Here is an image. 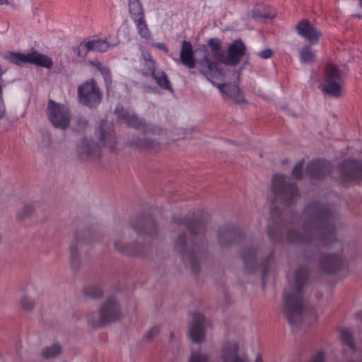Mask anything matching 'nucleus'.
Instances as JSON below:
<instances>
[{
    "label": "nucleus",
    "mask_w": 362,
    "mask_h": 362,
    "mask_svg": "<svg viewBox=\"0 0 362 362\" xmlns=\"http://www.w3.org/2000/svg\"><path fill=\"white\" fill-rule=\"evenodd\" d=\"M74 52L78 57H86L87 54L90 52L88 42H82L80 45L74 48Z\"/></svg>",
    "instance_id": "ea45409f"
},
{
    "label": "nucleus",
    "mask_w": 362,
    "mask_h": 362,
    "mask_svg": "<svg viewBox=\"0 0 362 362\" xmlns=\"http://www.w3.org/2000/svg\"><path fill=\"white\" fill-rule=\"evenodd\" d=\"M12 0H0V5H8L13 6Z\"/></svg>",
    "instance_id": "864d4df0"
},
{
    "label": "nucleus",
    "mask_w": 362,
    "mask_h": 362,
    "mask_svg": "<svg viewBox=\"0 0 362 362\" xmlns=\"http://www.w3.org/2000/svg\"><path fill=\"white\" fill-rule=\"evenodd\" d=\"M270 257L272 258V255H271L270 257H267V261H269Z\"/></svg>",
    "instance_id": "13d9d810"
},
{
    "label": "nucleus",
    "mask_w": 362,
    "mask_h": 362,
    "mask_svg": "<svg viewBox=\"0 0 362 362\" xmlns=\"http://www.w3.org/2000/svg\"><path fill=\"white\" fill-rule=\"evenodd\" d=\"M157 63L153 58L151 53L142 49L140 57V66L139 72L144 76H148L154 74L156 69Z\"/></svg>",
    "instance_id": "6ab92c4d"
},
{
    "label": "nucleus",
    "mask_w": 362,
    "mask_h": 362,
    "mask_svg": "<svg viewBox=\"0 0 362 362\" xmlns=\"http://www.w3.org/2000/svg\"><path fill=\"white\" fill-rule=\"evenodd\" d=\"M46 113L49 122L55 128L65 130L69 127L71 112L66 105L49 99Z\"/></svg>",
    "instance_id": "423d86ee"
},
{
    "label": "nucleus",
    "mask_w": 362,
    "mask_h": 362,
    "mask_svg": "<svg viewBox=\"0 0 362 362\" xmlns=\"http://www.w3.org/2000/svg\"><path fill=\"white\" fill-rule=\"evenodd\" d=\"M127 119H125V122L130 127H132L135 129H139L141 127H144V132H147L150 131L149 129L146 127V121L143 118H139L135 113L132 112L127 116Z\"/></svg>",
    "instance_id": "c756f323"
},
{
    "label": "nucleus",
    "mask_w": 362,
    "mask_h": 362,
    "mask_svg": "<svg viewBox=\"0 0 362 362\" xmlns=\"http://www.w3.org/2000/svg\"><path fill=\"white\" fill-rule=\"evenodd\" d=\"M138 32L141 37L148 39L151 37V32L148 30L144 16L134 19Z\"/></svg>",
    "instance_id": "2f4dec72"
},
{
    "label": "nucleus",
    "mask_w": 362,
    "mask_h": 362,
    "mask_svg": "<svg viewBox=\"0 0 362 362\" xmlns=\"http://www.w3.org/2000/svg\"><path fill=\"white\" fill-rule=\"evenodd\" d=\"M300 60L303 63L313 62L315 55L309 45L304 46L300 52Z\"/></svg>",
    "instance_id": "f704fd0d"
},
{
    "label": "nucleus",
    "mask_w": 362,
    "mask_h": 362,
    "mask_svg": "<svg viewBox=\"0 0 362 362\" xmlns=\"http://www.w3.org/2000/svg\"><path fill=\"white\" fill-rule=\"evenodd\" d=\"M272 190L285 204H293L299 196L296 185L287 183L285 177L279 175L274 176Z\"/></svg>",
    "instance_id": "6e6552de"
},
{
    "label": "nucleus",
    "mask_w": 362,
    "mask_h": 362,
    "mask_svg": "<svg viewBox=\"0 0 362 362\" xmlns=\"http://www.w3.org/2000/svg\"><path fill=\"white\" fill-rule=\"evenodd\" d=\"M78 153L81 159L100 156L98 145L87 138L83 139L78 146Z\"/></svg>",
    "instance_id": "aec40b11"
},
{
    "label": "nucleus",
    "mask_w": 362,
    "mask_h": 362,
    "mask_svg": "<svg viewBox=\"0 0 362 362\" xmlns=\"http://www.w3.org/2000/svg\"><path fill=\"white\" fill-rule=\"evenodd\" d=\"M122 317L120 305L114 297L107 298L99 310L98 319L89 316L88 322L93 327H100L105 324L119 320Z\"/></svg>",
    "instance_id": "39448f33"
},
{
    "label": "nucleus",
    "mask_w": 362,
    "mask_h": 362,
    "mask_svg": "<svg viewBox=\"0 0 362 362\" xmlns=\"http://www.w3.org/2000/svg\"><path fill=\"white\" fill-rule=\"evenodd\" d=\"M124 233H129L128 229H127V230H126V231L124 232Z\"/></svg>",
    "instance_id": "bf43d9fd"
},
{
    "label": "nucleus",
    "mask_w": 362,
    "mask_h": 362,
    "mask_svg": "<svg viewBox=\"0 0 362 362\" xmlns=\"http://www.w3.org/2000/svg\"><path fill=\"white\" fill-rule=\"evenodd\" d=\"M34 211V207L30 204L23 205L17 212L16 217L18 221L28 218Z\"/></svg>",
    "instance_id": "c9c22d12"
},
{
    "label": "nucleus",
    "mask_w": 362,
    "mask_h": 362,
    "mask_svg": "<svg viewBox=\"0 0 362 362\" xmlns=\"http://www.w3.org/2000/svg\"><path fill=\"white\" fill-rule=\"evenodd\" d=\"M180 59L182 64L188 69H192L195 67L196 63L190 42L186 40L182 41Z\"/></svg>",
    "instance_id": "412c9836"
},
{
    "label": "nucleus",
    "mask_w": 362,
    "mask_h": 362,
    "mask_svg": "<svg viewBox=\"0 0 362 362\" xmlns=\"http://www.w3.org/2000/svg\"><path fill=\"white\" fill-rule=\"evenodd\" d=\"M308 279L305 269H298L295 274L293 283H290L284 289L282 313L288 323L293 326L301 319L305 300L303 288Z\"/></svg>",
    "instance_id": "f03ea898"
},
{
    "label": "nucleus",
    "mask_w": 362,
    "mask_h": 362,
    "mask_svg": "<svg viewBox=\"0 0 362 362\" xmlns=\"http://www.w3.org/2000/svg\"><path fill=\"white\" fill-rule=\"evenodd\" d=\"M77 98L80 103L89 107H95L100 103L102 93L95 79L87 80L78 86Z\"/></svg>",
    "instance_id": "0eeeda50"
},
{
    "label": "nucleus",
    "mask_w": 362,
    "mask_h": 362,
    "mask_svg": "<svg viewBox=\"0 0 362 362\" xmlns=\"http://www.w3.org/2000/svg\"><path fill=\"white\" fill-rule=\"evenodd\" d=\"M7 59L14 64L22 66L24 64H33L37 66L50 69L53 62L51 58L37 52L22 54L11 52L7 56Z\"/></svg>",
    "instance_id": "1a4fd4ad"
},
{
    "label": "nucleus",
    "mask_w": 362,
    "mask_h": 362,
    "mask_svg": "<svg viewBox=\"0 0 362 362\" xmlns=\"http://www.w3.org/2000/svg\"><path fill=\"white\" fill-rule=\"evenodd\" d=\"M343 78L341 71L334 65L328 64L325 69V83L322 90L326 94L338 98L341 95Z\"/></svg>",
    "instance_id": "9d476101"
},
{
    "label": "nucleus",
    "mask_w": 362,
    "mask_h": 362,
    "mask_svg": "<svg viewBox=\"0 0 362 362\" xmlns=\"http://www.w3.org/2000/svg\"><path fill=\"white\" fill-rule=\"evenodd\" d=\"M320 264L326 273L332 274L341 268L342 259L338 255H327L322 258Z\"/></svg>",
    "instance_id": "4be33fe9"
},
{
    "label": "nucleus",
    "mask_w": 362,
    "mask_h": 362,
    "mask_svg": "<svg viewBox=\"0 0 362 362\" xmlns=\"http://www.w3.org/2000/svg\"><path fill=\"white\" fill-rule=\"evenodd\" d=\"M298 34L312 45L318 42L321 32L313 26L307 19L301 20L296 25Z\"/></svg>",
    "instance_id": "2eb2a0df"
},
{
    "label": "nucleus",
    "mask_w": 362,
    "mask_h": 362,
    "mask_svg": "<svg viewBox=\"0 0 362 362\" xmlns=\"http://www.w3.org/2000/svg\"><path fill=\"white\" fill-rule=\"evenodd\" d=\"M212 84L218 88L223 100H231L235 104L245 101L244 95L238 85L230 83H216L214 81Z\"/></svg>",
    "instance_id": "f8f14e48"
},
{
    "label": "nucleus",
    "mask_w": 362,
    "mask_h": 362,
    "mask_svg": "<svg viewBox=\"0 0 362 362\" xmlns=\"http://www.w3.org/2000/svg\"><path fill=\"white\" fill-rule=\"evenodd\" d=\"M21 308L26 312L31 311L35 307V302L28 296H23L21 300Z\"/></svg>",
    "instance_id": "79ce46f5"
},
{
    "label": "nucleus",
    "mask_w": 362,
    "mask_h": 362,
    "mask_svg": "<svg viewBox=\"0 0 362 362\" xmlns=\"http://www.w3.org/2000/svg\"><path fill=\"white\" fill-rule=\"evenodd\" d=\"M277 211L272 210V217L276 223L275 228H268L267 234L271 241L281 243L284 240L283 230L287 231L286 240L292 244L314 243L329 246L337 243L335 236V228L332 223V212L328 207L320 203H312L304 209L303 215L305 218L300 230H296L289 225L278 223L274 216Z\"/></svg>",
    "instance_id": "f257e3e1"
},
{
    "label": "nucleus",
    "mask_w": 362,
    "mask_h": 362,
    "mask_svg": "<svg viewBox=\"0 0 362 362\" xmlns=\"http://www.w3.org/2000/svg\"><path fill=\"white\" fill-rule=\"evenodd\" d=\"M84 295L91 299H98L103 296L102 288L98 286L90 285L83 288Z\"/></svg>",
    "instance_id": "473e14b6"
},
{
    "label": "nucleus",
    "mask_w": 362,
    "mask_h": 362,
    "mask_svg": "<svg viewBox=\"0 0 362 362\" xmlns=\"http://www.w3.org/2000/svg\"><path fill=\"white\" fill-rule=\"evenodd\" d=\"M99 139L103 145L109 147L111 150L113 149L116 145L115 134L112 132L106 133L102 125L100 127Z\"/></svg>",
    "instance_id": "c85d7f7f"
},
{
    "label": "nucleus",
    "mask_w": 362,
    "mask_h": 362,
    "mask_svg": "<svg viewBox=\"0 0 362 362\" xmlns=\"http://www.w3.org/2000/svg\"><path fill=\"white\" fill-rule=\"evenodd\" d=\"M255 362H262V359L260 356L256 358Z\"/></svg>",
    "instance_id": "5fc2aeb1"
},
{
    "label": "nucleus",
    "mask_w": 362,
    "mask_h": 362,
    "mask_svg": "<svg viewBox=\"0 0 362 362\" xmlns=\"http://www.w3.org/2000/svg\"><path fill=\"white\" fill-rule=\"evenodd\" d=\"M204 322L205 318L201 314H194L192 322L189 326V335L193 341L200 343L204 340Z\"/></svg>",
    "instance_id": "f3484780"
},
{
    "label": "nucleus",
    "mask_w": 362,
    "mask_h": 362,
    "mask_svg": "<svg viewBox=\"0 0 362 362\" xmlns=\"http://www.w3.org/2000/svg\"><path fill=\"white\" fill-rule=\"evenodd\" d=\"M126 239L125 235L122 237L118 238L117 240L114 242V246L115 249L124 255H139V252L136 250V245H132V244H127L124 243V240Z\"/></svg>",
    "instance_id": "b1692460"
},
{
    "label": "nucleus",
    "mask_w": 362,
    "mask_h": 362,
    "mask_svg": "<svg viewBox=\"0 0 362 362\" xmlns=\"http://www.w3.org/2000/svg\"><path fill=\"white\" fill-rule=\"evenodd\" d=\"M141 223L144 225L142 228H140V227L132 221H131V226L134 229L135 232L137 233H141L143 232H146L150 235H153L156 230L155 223L153 219L148 218H141Z\"/></svg>",
    "instance_id": "bb28decb"
},
{
    "label": "nucleus",
    "mask_w": 362,
    "mask_h": 362,
    "mask_svg": "<svg viewBox=\"0 0 362 362\" xmlns=\"http://www.w3.org/2000/svg\"><path fill=\"white\" fill-rule=\"evenodd\" d=\"M330 172V164L327 160H314L306 167L305 173L313 178H321Z\"/></svg>",
    "instance_id": "a211bd4d"
},
{
    "label": "nucleus",
    "mask_w": 362,
    "mask_h": 362,
    "mask_svg": "<svg viewBox=\"0 0 362 362\" xmlns=\"http://www.w3.org/2000/svg\"><path fill=\"white\" fill-rule=\"evenodd\" d=\"M355 16L358 17V18H362V16L361 15H356Z\"/></svg>",
    "instance_id": "6e6d98bb"
},
{
    "label": "nucleus",
    "mask_w": 362,
    "mask_h": 362,
    "mask_svg": "<svg viewBox=\"0 0 362 362\" xmlns=\"http://www.w3.org/2000/svg\"><path fill=\"white\" fill-rule=\"evenodd\" d=\"M132 112H129L128 110H126L121 105H118L115 110V114L116 115L117 117L124 121H125L127 119V116H129V115Z\"/></svg>",
    "instance_id": "37998d69"
},
{
    "label": "nucleus",
    "mask_w": 362,
    "mask_h": 362,
    "mask_svg": "<svg viewBox=\"0 0 362 362\" xmlns=\"http://www.w3.org/2000/svg\"><path fill=\"white\" fill-rule=\"evenodd\" d=\"M89 232L87 230L77 231L74 235V242L70 246L71 252V264L74 269H78L80 265L79 255L78 252V246L87 243V236Z\"/></svg>",
    "instance_id": "dca6fc26"
},
{
    "label": "nucleus",
    "mask_w": 362,
    "mask_h": 362,
    "mask_svg": "<svg viewBox=\"0 0 362 362\" xmlns=\"http://www.w3.org/2000/svg\"><path fill=\"white\" fill-rule=\"evenodd\" d=\"M242 258L244 261L245 269L250 272L254 271L255 266V252L252 248H245L242 252Z\"/></svg>",
    "instance_id": "cd10ccee"
},
{
    "label": "nucleus",
    "mask_w": 362,
    "mask_h": 362,
    "mask_svg": "<svg viewBox=\"0 0 362 362\" xmlns=\"http://www.w3.org/2000/svg\"><path fill=\"white\" fill-rule=\"evenodd\" d=\"M160 332V328L158 327H151L145 334V339L147 341H150L153 339Z\"/></svg>",
    "instance_id": "49530a36"
},
{
    "label": "nucleus",
    "mask_w": 362,
    "mask_h": 362,
    "mask_svg": "<svg viewBox=\"0 0 362 362\" xmlns=\"http://www.w3.org/2000/svg\"><path fill=\"white\" fill-rule=\"evenodd\" d=\"M189 362H210L209 356L200 351H192Z\"/></svg>",
    "instance_id": "a19ab883"
},
{
    "label": "nucleus",
    "mask_w": 362,
    "mask_h": 362,
    "mask_svg": "<svg viewBox=\"0 0 362 362\" xmlns=\"http://www.w3.org/2000/svg\"><path fill=\"white\" fill-rule=\"evenodd\" d=\"M151 76L155 80L156 84L163 90L173 93L174 90L170 84L167 74L163 71H155Z\"/></svg>",
    "instance_id": "a878e982"
},
{
    "label": "nucleus",
    "mask_w": 362,
    "mask_h": 362,
    "mask_svg": "<svg viewBox=\"0 0 362 362\" xmlns=\"http://www.w3.org/2000/svg\"><path fill=\"white\" fill-rule=\"evenodd\" d=\"M100 72L103 76L107 88H109V86H110L112 83L110 70L105 66Z\"/></svg>",
    "instance_id": "a18cd8bd"
},
{
    "label": "nucleus",
    "mask_w": 362,
    "mask_h": 362,
    "mask_svg": "<svg viewBox=\"0 0 362 362\" xmlns=\"http://www.w3.org/2000/svg\"><path fill=\"white\" fill-rule=\"evenodd\" d=\"M325 356L323 353H318L310 362H324Z\"/></svg>",
    "instance_id": "8fccbe9b"
},
{
    "label": "nucleus",
    "mask_w": 362,
    "mask_h": 362,
    "mask_svg": "<svg viewBox=\"0 0 362 362\" xmlns=\"http://www.w3.org/2000/svg\"><path fill=\"white\" fill-rule=\"evenodd\" d=\"M272 54L273 51L271 49H266L258 53V56L263 59H267L271 58Z\"/></svg>",
    "instance_id": "de8ad7c7"
},
{
    "label": "nucleus",
    "mask_w": 362,
    "mask_h": 362,
    "mask_svg": "<svg viewBox=\"0 0 362 362\" xmlns=\"http://www.w3.org/2000/svg\"><path fill=\"white\" fill-rule=\"evenodd\" d=\"M129 10L132 20L144 16L142 5L139 0H128Z\"/></svg>",
    "instance_id": "7c9ffc66"
},
{
    "label": "nucleus",
    "mask_w": 362,
    "mask_h": 362,
    "mask_svg": "<svg viewBox=\"0 0 362 362\" xmlns=\"http://www.w3.org/2000/svg\"><path fill=\"white\" fill-rule=\"evenodd\" d=\"M266 270L264 271V276L266 275Z\"/></svg>",
    "instance_id": "052dcab7"
},
{
    "label": "nucleus",
    "mask_w": 362,
    "mask_h": 362,
    "mask_svg": "<svg viewBox=\"0 0 362 362\" xmlns=\"http://www.w3.org/2000/svg\"><path fill=\"white\" fill-rule=\"evenodd\" d=\"M304 161H299L293 168L292 175L296 179H300L303 174V168Z\"/></svg>",
    "instance_id": "c03bdc74"
},
{
    "label": "nucleus",
    "mask_w": 362,
    "mask_h": 362,
    "mask_svg": "<svg viewBox=\"0 0 362 362\" xmlns=\"http://www.w3.org/2000/svg\"><path fill=\"white\" fill-rule=\"evenodd\" d=\"M361 315V313H358V314H357V318H360Z\"/></svg>",
    "instance_id": "4d7b16f0"
},
{
    "label": "nucleus",
    "mask_w": 362,
    "mask_h": 362,
    "mask_svg": "<svg viewBox=\"0 0 362 362\" xmlns=\"http://www.w3.org/2000/svg\"><path fill=\"white\" fill-rule=\"evenodd\" d=\"M341 341L346 344L351 350H355V345L353 341L352 334L347 329H341L340 332Z\"/></svg>",
    "instance_id": "58836bf2"
},
{
    "label": "nucleus",
    "mask_w": 362,
    "mask_h": 362,
    "mask_svg": "<svg viewBox=\"0 0 362 362\" xmlns=\"http://www.w3.org/2000/svg\"><path fill=\"white\" fill-rule=\"evenodd\" d=\"M91 64H92L93 66H95V68H96L99 71H101V70L105 67V66H103L102 65V64H101L100 62H98V61L93 62L91 63Z\"/></svg>",
    "instance_id": "603ef678"
},
{
    "label": "nucleus",
    "mask_w": 362,
    "mask_h": 362,
    "mask_svg": "<svg viewBox=\"0 0 362 362\" xmlns=\"http://www.w3.org/2000/svg\"><path fill=\"white\" fill-rule=\"evenodd\" d=\"M237 232L230 227L222 228L218 232V241L221 247H227L235 239Z\"/></svg>",
    "instance_id": "5701e85b"
},
{
    "label": "nucleus",
    "mask_w": 362,
    "mask_h": 362,
    "mask_svg": "<svg viewBox=\"0 0 362 362\" xmlns=\"http://www.w3.org/2000/svg\"><path fill=\"white\" fill-rule=\"evenodd\" d=\"M360 1H361V6H362V0H360Z\"/></svg>",
    "instance_id": "680f3d73"
},
{
    "label": "nucleus",
    "mask_w": 362,
    "mask_h": 362,
    "mask_svg": "<svg viewBox=\"0 0 362 362\" xmlns=\"http://www.w3.org/2000/svg\"><path fill=\"white\" fill-rule=\"evenodd\" d=\"M175 222L178 225L179 229H187L190 233V241H187L185 233H180L175 242V249L182 253L191 265L194 272H198V267L194 262V255L199 249L200 245L195 242L197 240L201 241L199 235L205 231V224L201 220L189 221L181 218H174Z\"/></svg>",
    "instance_id": "7ed1b4c3"
},
{
    "label": "nucleus",
    "mask_w": 362,
    "mask_h": 362,
    "mask_svg": "<svg viewBox=\"0 0 362 362\" xmlns=\"http://www.w3.org/2000/svg\"><path fill=\"white\" fill-rule=\"evenodd\" d=\"M344 180H362V163L354 160H346L339 167Z\"/></svg>",
    "instance_id": "ddd939ff"
},
{
    "label": "nucleus",
    "mask_w": 362,
    "mask_h": 362,
    "mask_svg": "<svg viewBox=\"0 0 362 362\" xmlns=\"http://www.w3.org/2000/svg\"><path fill=\"white\" fill-rule=\"evenodd\" d=\"M129 145L146 149L148 151H157L159 148V144L150 139H141L139 138H132L128 141Z\"/></svg>",
    "instance_id": "393cba45"
},
{
    "label": "nucleus",
    "mask_w": 362,
    "mask_h": 362,
    "mask_svg": "<svg viewBox=\"0 0 362 362\" xmlns=\"http://www.w3.org/2000/svg\"><path fill=\"white\" fill-rule=\"evenodd\" d=\"M153 46H155L156 47H157L158 49H159L160 50H163L165 52H168V49H167L164 43H163V42L154 44Z\"/></svg>",
    "instance_id": "3c124183"
},
{
    "label": "nucleus",
    "mask_w": 362,
    "mask_h": 362,
    "mask_svg": "<svg viewBox=\"0 0 362 362\" xmlns=\"http://www.w3.org/2000/svg\"><path fill=\"white\" fill-rule=\"evenodd\" d=\"M208 46L211 53L206 49H204V56L197 62V65L200 73L211 83H214V80L219 79L223 76V71L218 67V62L219 56L223 55L224 52L221 51V41L218 38H210L208 40Z\"/></svg>",
    "instance_id": "20e7f679"
},
{
    "label": "nucleus",
    "mask_w": 362,
    "mask_h": 362,
    "mask_svg": "<svg viewBox=\"0 0 362 362\" xmlns=\"http://www.w3.org/2000/svg\"><path fill=\"white\" fill-rule=\"evenodd\" d=\"M2 86L0 84V119L5 115V105L2 97Z\"/></svg>",
    "instance_id": "09e8293b"
},
{
    "label": "nucleus",
    "mask_w": 362,
    "mask_h": 362,
    "mask_svg": "<svg viewBox=\"0 0 362 362\" xmlns=\"http://www.w3.org/2000/svg\"><path fill=\"white\" fill-rule=\"evenodd\" d=\"M221 362H249L247 358L239 354V345L235 341L226 342L221 349Z\"/></svg>",
    "instance_id": "4468645a"
},
{
    "label": "nucleus",
    "mask_w": 362,
    "mask_h": 362,
    "mask_svg": "<svg viewBox=\"0 0 362 362\" xmlns=\"http://www.w3.org/2000/svg\"><path fill=\"white\" fill-rule=\"evenodd\" d=\"M88 42L90 51L104 52L110 47V45L106 40H96Z\"/></svg>",
    "instance_id": "72a5a7b5"
},
{
    "label": "nucleus",
    "mask_w": 362,
    "mask_h": 362,
    "mask_svg": "<svg viewBox=\"0 0 362 362\" xmlns=\"http://www.w3.org/2000/svg\"><path fill=\"white\" fill-rule=\"evenodd\" d=\"M247 47L241 40L233 41L228 47L227 56L220 55V62L227 66L238 65L245 54Z\"/></svg>",
    "instance_id": "9b49d317"
},
{
    "label": "nucleus",
    "mask_w": 362,
    "mask_h": 362,
    "mask_svg": "<svg viewBox=\"0 0 362 362\" xmlns=\"http://www.w3.org/2000/svg\"><path fill=\"white\" fill-rule=\"evenodd\" d=\"M88 126L87 119L83 116H77L73 121V130L75 132H83Z\"/></svg>",
    "instance_id": "e433bc0d"
},
{
    "label": "nucleus",
    "mask_w": 362,
    "mask_h": 362,
    "mask_svg": "<svg viewBox=\"0 0 362 362\" xmlns=\"http://www.w3.org/2000/svg\"><path fill=\"white\" fill-rule=\"evenodd\" d=\"M61 352V347L59 344H54L52 346L47 347L42 351V356L45 358H51L56 357Z\"/></svg>",
    "instance_id": "4c0bfd02"
}]
</instances>
